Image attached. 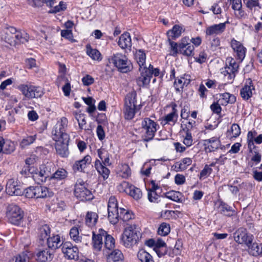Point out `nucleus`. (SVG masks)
Returning a JSON list of instances; mask_svg holds the SVG:
<instances>
[{
  "mask_svg": "<svg viewBox=\"0 0 262 262\" xmlns=\"http://www.w3.org/2000/svg\"><path fill=\"white\" fill-rule=\"evenodd\" d=\"M67 123L66 118L62 117L60 121L56 124L52 131L53 139L56 142V152L62 157H67L69 154L68 145L70 136L66 133Z\"/></svg>",
  "mask_w": 262,
  "mask_h": 262,
  "instance_id": "nucleus-1",
  "label": "nucleus"
},
{
  "mask_svg": "<svg viewBox=\"0 0 262 262\" xmlns=\"http://www.w3.org/2000/svg\"><path fill=\"white\" fill-rule=\"evenodd\" d=\"M2 38L11 46L16 47L17 45L27 42L29 35L25 32L17 31L13 27L9 26L4 29Z\"/></svg>",
  "mask_w": 262,
  "mask_h": 262,
  "instance_id": "nucleus-2",
  "label": "nucleus"
},
{
  "mask_svg": "<svg viewBox=\"0 0 262 262\" xmlns=\"http://www.w3.org/2000/svg\"><path fill=\"white\" fill-rule=\"evenodd\" d=\"M141 234L136 225H130L126 227L121 235V244L126 248H130L136 245Z\"/></svg>",
  "mask_w": 262,
  "mask_h": 262,
  "instance_id": "nucleus-3",
  "label": "nucleus"
},
{
  "mask_svg": "<svg viewBox=\"0 0 262 262\" xmlns=\"http://www.w3.org/2000/svg\"><path fill=\"white\" fill-rule=\"evenodd\" d=\"M55 165L52 162H47L39 166V170H36L33 178L36 181L37 183L46 182L47 181L50 182V177L55 170Z\"/></svg>",
  "mask_w": 262,
  "mask_h": 262,
  "instance_id": "nucleus-4",
  "label": "nucleus"
},
{
  "mask_svg": "<svg viewBox=\"0 0 262 262\" xmlns=\"http://www.w3.org/2000/svg\"><path fill=\"white\" fill-rule=\"evenodd\" d=\"M6 214L8 222L13 225L18 226L23 222L24 211L16 204L9 205L7 207Z\"/></svg>",
  "mask_w": 262,
  "mask_h": 262,
  "instance_id": "nucleus-5",
  "label": "nucleus"
},
{
  "mask_svg": "<svg viewBox=\"0 0 262 262\" xmlns=\"http://www.w3.org/2000/svg\"><path fill=\"white\" fill-rule=\"evenodd\" d=\"M86 185L82 180L78 179L74 186V195L81 201H89L93 198L91 191L87 188Z\"/></svg>",
  "mask_w": 262,
  "mask_h": 262,
  "instance_id": "nucleus-6",
  "label": "nucleus"
},
{
  "mask_svg": "<svg viewBox=\"0 0 262 262\" xmlns=\"http://www.w3.org/2000/svg\"><path fill=\"white\" fill-rule=\"evenodd\" d=\"M135 93H129L125 98L124 114L125 119H132L137 110Z\"/></svg>",
  "mask_w": 262,
  "mask_h": 262,
  "instance_id": "nucleus-7",
  "label": "nucleus"
},
{
  "mask_svg": "<svg viewBox=\"0 0 262 262\" xmlns=\"http://www.w3.org/2000/svg\"><path fill=\"white\" fill-rule=\"evenodd\" d=\"M108 63H113L121 73H127L132 69L131 63L125 56L117 54L108 58Z\"/></svg>",
  "mask_w": 262,
  "mask_h": 262,
  "instance_id": "nucleus-8",
  "label": "nucleus"
},
{
  "mask_svg": "<svg viewBox=\"0 0 262 262\" xmlns=\"http://www.w3.org/2000/svg\"><path fill=\"white\" fill-rule=\"evenodd\" d=\"M142 126L145 130L143 140L145 142H148L154 138L159 125L150 118H146L142 122Z\"/></svg>",
  "mask_w": 262,
  "mask_h": 262,
  "instance_id": "nucleus-9",
  "label": "nucleus"
},
{
  "mask_svg": "<svg viewBox=\"0 0 262 262\" xmlns=\"http://www.w3.org/2000/svg\"><path fill=\"white\" fill-rule=\"evenodd\" d=\"M154 66L150 64L147 68L145 64L139 68L140 76L137 79V83L139 86H144L148 85L151 78V72L154 69Z\"/></svg>",
  "mask_w": 262,
  "mask_h": 262,
  "instance_id": "nucleus-10",
  "label": "nucleus"
},
{
  "mask_svg": "<svg viewBox=\"0 0 262 262\" xmlns=\"http://www.w3.org/2000/svg\"><path fill=\"white\" fill-rule=\"evenodd\" d=\"M235 241L239 244L250 245L253 242V236L248 234L244 228H240L233 233Z\"/></svg>",
  "mask_w": 262,
  "mask_h": 262,
  "instance_id": "nucleus-11",
  "label": "nucleus"
},
{
  "mask_svg": "<svg viewBox=\"0 0 262 262\" xmlns=\"http://www.w3.org/2000/svg\"><path fill=\"white\" fill-rule=\"evenodd\" d=\"M64 256L68 259L77 260L79 258V250L70 242H65L61 247Z\"/></svg>",
  "mask_w": 262,
  "mask_h": 262,
  "instance_id": "nucleus-12",
  "label": "nucleus"
},
{
  "mask_svg": "<svg viewBox=\"0 0 262 262\" xmlns=\"http://www.w3.org/2000/svg\"><path fill=\"white\" fill-rule=\"evenodd\" d=\"M182 32V28L177 25H175L171 30L167 32L168 42L170 49H177L178 43L172 40L176 39L179 37Z\"/></svg>",
  "mask_w": 262,
  "mask_h": 262,
  "instance_id": "nucleus-13",
  "label": "nucleus"
},
{
  "mask_svg": "<svg viewBox=\"0 0 262 262\" xmlns=\"http://www.w3.org/2000/svg\"><path fill=\"white\" fill-rule=\"evenodd\" d=\"M92 233V239L93 248L96 250L100 251L103 246V237L106 234V231L100 228L98 233H96L93 231Z\"/></svg>",
  "mask_w": 262,
  "mask_h": 262,
  "instance_id": "nucleus-14",
  "label": "nucleus"
},
{
  "mask_svg": "<svg viewBox=\"0 0 262 262\" xmlns=\"http://www.w3.org/2000/svg\"><path fill=\"white\" fill-rule=\"evenodd\" d=\"M6 191L10 195H21L23 192L19 185L14 179H9L6 186Z\"/></svg>",
  "mask_w": 262,
  "mask_h": 262,
  "instance_id": "nucleus-15",
  "label": "nucleus"
},
{
  "mask_svg": "<svg viewBox=\"0 0 262 262\" xmlns=\"http://www.w3.org/2000/svg\"><path fill=\"white\" fill-rule=\"evenodd\" d=\"M92 158L89 155L85 156L82 159L75 161L73 165L74 172L80 171L85 172V169L91 163Z\"/></svg>",
  "mask_w": 262,
  "mask_h": 262,
  "instance_id": "nucleus-16",
  "label": "nucleus"
},
{
  "mask_svg": "<svg viewBox=\"0 0 262 262\" xmlns=\"http://www.w3.org/2000/svg\"><path fill=\"white\" fill-rule=\"evenodd\" d=\"M254 86L251 78L246 80L244 86L240 91V95L244 100H248L252 96V90H254Z\"/></svg>",
  "mask_w": 262,
  "mask_h": 262,
  "instance_id": "nucleus-17",
  "label": "nucleus"
},
{
  "mask_svg": "<svg viewBox=\"0 0 262 262\" xmlns=\"http://www.w3.org/2000/svg\"><path fill=\"white\" fill-rule=\"evenodd\" d=\"M203 145L206 152H212L219 148L221 142L218 138L213 137L203 140Z\"/></svg>",
  "mask_w": 262,
  "mask_h": 262,
  "instance_id": "nucleus-18",
  "label": "nucleus"
},
{
  "mask_svg": "<svg viewBox=\"0 0 262 262\" xmlns=\"http://www.w3.org/2000/svg\"><path fill=\"white\" fill-rule=\"evenodd\" d=\"M47 244L49 249L55 250L62 247L64 243L59 235H54L47 238Z\"/></svg>",
  "mask_w": 262,
  "mask_h": 262,
  "instance_id": "nucleus-19",
  "label": "nucleus"
},
{
  "mask_svg": "<svg viewBox=\"0 0 262 262\" xmlns=\"http://www.w3.org/2000/svg\"><path fill=\"white\" fill-rule=\"evenodd\" d=\"M190 82V76L188 74H184L180 78L174 81L173 85L177 92H181L184 86H187Z\"/></svg>",
  "mask_w": 262,
  "mask_h": 262,
  "instance_id": "nucleus-20",
  "label": "nucleus"
},
{
  "mask_svg": "<svg viewBox=\"0 0 262 262\" xmlns=\"http://www.w3.org/2000/svg\"><path fill=\"white\" fill-rule=\"evenodd\" d=\"M118 45L122 49H130L132 47V40L130 34L125 32L119 37Z\"/></svg>",
  "mask_w": 262,
  "mask_h": 262,
  "instance_id": "nucleus-21",
  "label": "nucleus"
},
{
  "mask_svg": "<svg viewBox=\"0 0 262 262\" xmlns=\"http://www.w3.org/2000/svg\"><path fill=\"white\" fill-rule=\"evenodd\" d=\"M53 259V254L48 249L38 251L36 254V259L39 262L51 261Z\"/></svg>",
  "mask_w": 262,
  "mask_h": 262,
  "instance_id": "nucleus-22",
  "label": "nucleus"
},
{
  "mask_svg": "<svg viewBox=\"0 0 262 262\" xmlns=\"http://www.w3.org/2000/svg\"><path fill=\"white\" fill-rule=\"evenodd\" d=\"M68 176V172L63 168H58L50 177V183H54L65 179Z\"/></svg>",
  "mask_w": 262,
  "mask_h": 262,
  "instance_id": "nucleus-23",
  "label": "nucleus"
},
{
  "mask_svg": "<svg viewBox=\"0 0 262 262\" xmlns=\"http://www.w3.org/2000/svg\"><path fill=\"white\" fill-rule=\"evenodd\" d=\"M35 199L45 198L52 196L53 193L49 191V189L40 185L35 186Z\"/></svg>",
  "mask_w": 262,
  "mask_h": 262,
  "instance_id": "nucleus-24",
  "label": "nucleus"
},
{
  "mask_svg": "<svg viewBox=\"0 0 262 262\" xmlns=\"http://www.w3.org/2000/svg\"><path fill=\"white\" fill-rule=\"evenodd\" d=\"M108 219L112 224H116L118 221L119 209L118 206H107Z\"/></svg>",
  "mask_w": 262,
  "mask_h": 262,
  "instance_id": "nucleus-25",
  "label": "nucleus"
},
{
  "mask_svg": "<svg viewBox=\"0 0 262 262\" xmlns=\"http://www.w3.org/2000/svg\"><path fill=\"white\" fill-rule=\"evenodd\" d=\"M69 234L70 237L77 243H78L79 242H82V241L86 237L89 238V241L90 239V237L89 235H81V236H79L78 228L75 226L73 227L70 229Z\"/></svg>",
  "mask_w": 262,
  "mask_h": 262,
  "instance_id": "nucleus-26",
  "label": "nucleus"
},
{
  "mask_svg": "<svg viewBox=\"0 0 262 262\" xmlns=\"http://www.w3.org/2000/svg\"><path fill=\"white\" fill-rule=\"evenodd\" d=\"M247 246L248 247V252L250 255L255 257L262 256V244L252 243Z\"/></svg>",
  "mask_w": 262,
  "mask_h": 262,
  "instance_id": "nucleus-27",
  "label": "nucleus"
},
{
  "mask_svg": "<svg viewBox=\"0 0 262 262\" xmlns=\"http://www.w3.org/2000/svg\"><path fill=\"white\" fill-rule=\"evenodd\" d=\"M226 28L225 23H220L217 25H212L206 29V34L211 35L213 34H220L223 32Z\"/></svg>",
  "mask_w": 262,
  "mask_h": 262,
  "instance_id": "nucleus-28",
  "label": "nucleus"
},
{
  "mask_svg": "<svg viewBox=\"0 0 262 262\" xmlns=\"http://www.w3.org/2000/svg\"><path fill=\"white\" fill-rule=\"evenodd\" d=\"M123 255L119 250H115L107 256V262H122Z\"/></svg>",
  "mask_w": 262,
  "mask_h": 262,
  "instance_id": "nucleus-29",
  "label": "nucleus"
},
{
  "mask_svg": "<svg viewBox=\"0 0 262 262\" xmlns=\"http://www.w3.org/2000/svg\"><path fill=\"white\" fill-rule=\"evenodd\" d=\"M219 209L221 213L227 216H232L234 213V210L227 204L223 201L219 202Z\"/></svg>",
  "mask_w": 262,
  "mask_h": 262,
  "instance_id": "nucleus-30",
  "label": "nucleus"
},
{
  "mask_svg": "<svg viewBox=\"0 0 262 262\" xmlns=\"http://www.w3.org/2000/svg\"><path fill=\"white\" fill-rule=\"evenodd\" d=\"M221 98L219 100L223 105H226L228 103L233 104L236 101V97L229 93L220 94Z\"/></svg>",
  "mask_w": 262,
  "mask_h": 262,
  "instance_id": "nucleus-31",
  "label": "nucleus"
},
{
  "mask_svg": "<svg viewBox=\"0 0 262 262\" xmlns=\"http://www.w3.org/2000/svg\"><path fill=\"white\" fill-rule=\"evenodd\" d=\"M95 166L98 172L103 177V180H106L110 173V171L108 168L105 166H104L99 160L96 161Z\"/></svg>",
  "mask_w": 262,
  "mask_h": 262,
  "instance_id": "nucleus-32",
  "label": "nucleus"
},
{
  "mask_svg": "<svg viewBox=\"0 0 262 262\" xmlns=\"http://www.w3.org/2000/svg\"><path fill=\"white\" fill-rule=\"evenodd\" d=\"M135 59L136 60L139 68L145 64L146 54L143 50H136L134 53Z\"/></svg>",
  "mask_w": 262,
  "mask_h": 262,
  "instance_id": "nucleus-33",
  "label": "nucleus"
},
{
  "mask_svg": "<svg viewBox=\"0 0 262 262\" xmlns=\"http://www.w3.org/2000/svg\"><path fill=\"white\" fill-rule=\"evenodd\" d=\"M2 142V154H10L15 150L14 143L12 141L8 140H5L3 139Z\"/></svg>",
  "mask_w": 262,
  "mask_h": 262,
  "instance_id": "nucleus-34",
  "label": "nucleus"
},
{
  "mask_svg": "<svg viewBox=\"0 0 262 262\" xmlns=\"http://www.w3.org/2000/svg\"><path fill=\"white\" fill-rule=\"evenodd\" d=\"M98 216L94 212H88L85 216V224L89 227L94 226L97 222Z\"/></svg>",
  "mask_w": 262,
  "mask_h": 262,
  "instance_id": "nucleus-35",
  "label": "nucleus"
},
{
  "mask_svg": "<svg viewBox=\"0 0 262 262\" xmlns=\"http://www.w3.org/2000/svg\"><path fill=\"white\" fill-rule=\"evenodd\" d=\"M137 257L141 262H155L152 256L143 249H141L138 251Z\"/></svg>",
  "mask_w": 262,
  "mask_h": 262,
  "instance_id": "nucleus-36",
  "label": "nucleus"
},
{
  "mask_svg": "<svg viewBox=\"0 0 262 262\" xmlns=\"http://www.w3.org/2000/svg\"><path fill=\"white\" fill-rule=\"evenodd\" d=\"M97 152L98 156L102 160L104 166H110L111 165V163L110 161V154L106 150L99 149Z\"/></svg>",
  "mask_w": 262,
  "mask_h": 262,
  "instance_id": "nucleus-37",
  "label": "nucleus"
},
{
  "mask_svg": "<svg viewBox=\"0 0 262 262\" xmlns=\"http://www.w3.org/2000/svg\"><path fill=\"white\" fill-rule=\"evenodd\" d=\"M57 80L59 81L62 80L65 81V84L62 88V90L64 95L66 96H69L71 91V84L69 80L66 78L65 75L59 76L57 78Z\"/></svg>",
  "mask_w": 262,
  "mask_h": 262,
  "instance_id": "nucleus-38",
  "label": "nucleus"
},
{
  "mask_svg": "<svg viewBox=\"0 0 262 262\" xmlns=\"http://www.w3.org/2000/svg\"><path fill=\"white\" fill-rule=\"evenodd\" d=\"M32 85L21 84L17 86V89L22 93V94L29 99H32Z\"/></svg>",
  "mask_w": 262,
  "mask_h": 262,
  "instance_id": "nucleus-39",
  "label": "nucleus"
},
{
  "mask_svg": "<svg viewBox=\"0 0 262 262\" xmlns=\"http://www.w3.org/2000/svg\"><path fill=\"white\" fill-rule=\"evenodd\" d=\"M166 197L177 202H182V193L179 191H170L166 194Z\"/></svg>",
  "mask_w": 262,
  "mask_h": 262,
  "instance_id": "nucleus-40",
  "label": "nucleus"
},
{
  "mask_svg": "<svg viewBox=\"0 0 262 262\" xmlns=\"http://www.w3.org/2000/svg\"><path fill=\"white\" fill-rule=\"evenodd\" d=\"M104 242L103 243L104 247L108 250H112L115 247V239L112 236L109 235L106 232V234L104 236Z\"/></svg>",
  "mask_w": 262,
  "mask_h": 262,
  "instance_id": "nucleus-41",
  "label": "nucleus"
},
{
  "mask_svg": "<svg viewBox=\"0 0 262 262\" xmlns=\"http://www.w3.org/2000/svg\"><path fill=\"white\" fill-rule=\"evenodd\" d=\"M232 4V8L238 12V16L242 17L244 15V11L242 10V0H228Z\"/></svg>",
  "mask_w": 262,
  "mask_h": 262,
  "instance_id": "nucleus-42",
  "label": "nucleus"
},
{
  "mask_svg": "<svg viewBox=\"0 0 262 262\" xmlns=\"http://www.w3.org/2000/svg\"><path fill=\"white\" fill-rule=\"evenodd\" d=\"M129 194L134 199L138 200L141 198L142 193L139 188L134 186H130L129 187Z\"/></svg>",
  "mask_w": 262,
  "mask_h": 262,
  "instance_id": "nucleus-43",
  "label": "nucleus"
},
{
  "mask_svg": "<svg viewBox=\"0 0 262 262\" xmlns=\"http://www.w3.org/2000/svg\"><path fill=\"white\" fill-rule=\"evenodd\" d=\"M178 115L175 106L172 107V111L165 116L164 121L166 123H169L170 122L174 123L177 119Z\"/></svg>",
  "mask_w": 262,
  "mask_h": 262,
  "instance_id": "nucleus-44",
  "label": "nucleus"
},
{
  "mask_svg": "<svg viewBox=\"0 0 262 262\" xmlns=\"http://www.w3.org/2000/svg\"><path fill=\"white\" fill-rule=\"evenodd\" d=\"M170 231V225L166 223H162L158 228V233L162 236L167 235Z\"/></svg>",
  "mask_w": 262,
  "mask_h": 262,
  "instance_id": "nucleus-45",
  "label": "nucleus"
},
{
  "mask_svg": "<svg viewBox=\"0 0 262 262\" xmlns=\"http://www.w3.org/2000/svg\"><path fill=\"white\" fill-rule=\"evenodd\" d=\"M192 162V159L190 158H185L183 159L181 162L178 164L179 167L176 171H183L185 170L187 166L191 164Z\"/></svg>",
  "mask_w": 262,
  "mask_h": 262,
  "instance_id": "nucleus-46",
  "label": "nucleus"
},
{
  "mask_svg": "<svg viewBox=\"0 0 262 262\" xmlns=\"http://www.w3.org/2000/svg\"><path fill=\"white\" fill-rule=\"evenodd\" d=\"M34 168L30 166H24L20 172V174L25 178L32 177L34 174Z\"/></svg>",
  "mask_w": 262,
  "mask_h": 262,
  "instance_id": "nucleus-47",
  "label": "nucleus"
},
{
  "mask_svg": "<svg viewBox=\"0 0 262 262\" xmlns=\"http://www.w3.org/2000/svg\"><path fill=\"white\" fill-rule=\"evenodd\" d=\"M75 117L78 123L80 129H85V128H84V126L86 124V120L85 119L84 114L75 113Z\"/></svg>",
  "mask_w": 262,
  "mask_h": 262,
  "instance_id": "nucleus-48",
  "label": "nucleus"
},
{
  "mask_svg": "<svg viewBox=\"0 0 262 262\" xmlns=\"http://www.w3.org/2000/svg\"><path fill=\"white\" fill-rule=\"evenodd\" d=\"M50 228L49 225L45 224L39 228L40 239L43 240L50 233Z\"/></svg>",
  "mask_w": 262,
  "mask_h": 262,
  "instance_id": "nucleus-49",
  "label": "nucleus"
},
{
  "mask_svg": "<svg viewBox=\"0 0 262 262\" xmlns=\"http://www.w3.org/2000/svg\"><path fill=\"white\" fill-rule=\"evenodd\" d=\"M86 53L92 59L101 61L102 56L99 50H86Z\"/></svg>",
  "mask_w": 262,
  "mask_h": 262,
  "instance_id": "nucleus-50",
  "label": "nucleus"
},
{
  "mask_svg": "<svg viewBox=\"0 0 262 262\" xmlns=\"http://www.w3.org/2000/svg\"><path fill=\"white\" fill-rule=\"evenodd\" d=\"M190 39L188 37L186 36L183 37L180 42L178 43L177 49H183L187 47L186 49H189L190 48Z\"/></svg>",
  "mask_w": 262,
  "mask_h": 262,
  "instance_id": "nucleus-51",
  "label": "nucleus"
},
{
  "mask_svg": "<svg viewBox=\"0 0 262 262\" xmlns=\"http://www.w3.org/2000/svg\"><path fill=\"white\" fill-rule=\"evenodd\" d=\"M31 88L32 98H40L43 95V91L41 87L32 85Z\"/></svg>",
  "mask_w": 262,
  "mask_h": 262,
  "instance_id": "nucleus-52",
  "label": "nucleus"
},
{
  "mask_svg": "<svg viewBox=\"0 0 262 262\" xmlns=\"http://www.w3.org/2000/svg\"><path fill=\"white\" fill-rule=\"evenodd\" d=\"M35 186H30L23 191V194H24L26 198L29 199L35 198Z\"/></svg>",
  "mask_w": 262,
  "mask_h": 262,
  "instance_id": "nucleus-53",
  "label": "nucleus"
},
{
  "mask_svg": "<svg viewBox=\"0 0 262 262\" xmlns=\"http://www.w3.org/2000/svg\"><path fill=\"white\" fill-rule=\"evenodd\" d=\"M51 7L53 8L49 11L50 13H56L61 11L64 10L67 8L66 3L62 1H60L58 5L53 6V5H52Z\"/></svg>",
  "mask_w": 262,
  "mask_h": 262,
  "instance_id": "nucleus-54",
  "label": "nucleus"
},
{
  "mask_svg": "<svg viewBox=\"0 0 262 262\" xmlns=\"http://www.w3.org/2000/svg\"><path fill=\"white\" fill-rule=\"evenodd\" d=\"M182 247V244L180 241H178L173 249L172 251L168 253V255L170 257H174V256L180 255L181 254V248Z\"/></svg>",
  "mask_w": 262,
  "mask_h": 262,
  "instance_id": "nucleus-55",
  "label": "nucleus"
},
{
  "mask_svg": "<svg viewBox=\"0 0 262 262\" xmlns=\"http://www.w3.org/2000/svg\"><path fill=\"white\" fill-rule=\"evenodd\" d=\"M36 139L35 136H28L25 138H24L20 142V146L22 147H24L26 146L29 145L33 143Z\"/></svg>",
  "mask_w": 262,
  "mask_h": 262,
  "instance_id": "nucleus-56",
  "label": "nucleus"
},
{
  "mask_svg": "<svg viewBox=\"0 0 262 262\" xmlns=\"http://www.w3.org/2000/svg\"><path fill=\"white\" fill-rule=\"evenodd\" d=\"M212 169L208 165H205L203 170H201L200 173V178H206L208 177L212 172Z\"/></svg>",
  "mask_w": 262,
  "mask_h": 262,
  "instance_id": "nucleus-57",
  "label": "nucleus"
},
{
  "mask_svg": "<svg viewBox=\"0 0 262 262\" xmlns=\"http://www.w3.org/2000/svg\"><path fill=\"white\" fill-rule=\"evenodd\" d=\"M28 4L33 7H41L44 4H46L47 0H26Z\"/></svg>",
  "mask_w": 262,
  "mask_h": 262,
  "instance_id": "nucleus-58",
  "label": "nucleus"
},
{
  "mask_svg": "<svg viewBox=\"0 0 262 262\" xmlns=\"http://www.w3.org/2000/svg\"><path fill=\"white\" fill-rule=\"evenodd\" d=\"M192 138L191 133L188 128L186 131V136L183 140V143L187 147L190 146L192 144Z\"/></svg>",
  "mask_w": 262,
  "mask_h": 262,
  "instance_id": "nucleus-59",
  "label": "nucleus"
},
{
  "mask_svg": "<svg viewBox=\"0 0 262 262\" xmlns=\"http://www.w3.org/2000/svg\"><path fill=\"white\" fill-rule=\"evenodd\" d=\"M229 72H237L238 69V65L233 59H231L229 62V66H226Z\"/></svg>",
  "mask_w": 262,
  "mask_h": 262,
  "instance_id": "nucleus-60",
  "label": "nucleus"
},
{
  "mask_svg": "<svg viewBox=\"0 0 262 262\" xmlns=\"http://www.w3.org/2000/svg\"><path fill=\"white\" fill-rule=\"evenodd\" d=\"M81 81L84 85L89 86L95 82L94 78L90 75H86L81 79Z\"/></svg>",
  "mask_w": 262,
  "mask_h": 262,
  "instance_id": "nucleus-61",
  "label": "nucleus"
},
{
  "mask_svg": "<svg viewBox=\"0 0 262 262\" xmlns=\"http://www.w3.org/2000/svg\"><path fill=\"white\" fill-rule=\"evenodd\" d=\"M231 131L233 137L234 138L237 137L241 134V128L239 125L236 123H234L232 125Z\"/></svg>",
  "mask_w": 262,
  "mask_h": 262,
  "instance_id": "nucleus-62",
  "label": "nucleus"
},
{
  "mask_svg": "<svg viewBox=\"0 0 262 262\" xmlns=\"http://www.w3.org/2000/svg\"><path fill=\"white\" fill-rule=\"evenodd\" d=\"M29 259V256L26 252H23L15 257V262H26Z\"/></svg>",
  "mask_w": 262,
  "mask_h": 262,
  "instance_id": "nucleus-63",
  "label": "nucleus"
},
{
  "mask_svg": "<svg viewBox=\"0 0 262 262\" xmlns=\"http://www.w3.org/2000/svg\"><path fill=\"white\" fill-rule=\"evenodd\" d=\"M211 110L213 113L220 114L222 111V107L218 102H213L210 106Z\"/></svg>",
  "mask_w": 262,
  "mask_h": 262,
  "instance_id": "nucleus-64",
  "label": "nucleus"
}]
</instances>
